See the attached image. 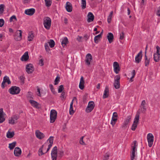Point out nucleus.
<instances>
[{"label": "nucleus", "instance_id": "f257e3e1", "mask_svg": "<svg viewBox=\"0 0 160 160\" xmlns=\"http://www.w3.org/2000/svg\"><path fill=\"white\" fill-rule=\"evenodd\" d=\"M54 140V137L53 136H50L49 138L47 140V142H45L43 145H42V147L39 148L38 151V154L39 156H41L44 154V153L42 152V148L44 146H45L47 145V143L49 142V144L48 145V148L47 149L46 153H47L50 149L52 147Z\"/></svg>", "mask_w": 160, "mask_h": 160}, {"label": "nucleus", "instance_id": "f03ea898", "mask_svg": "<svg viewBox=\"0 0 160 160\" xmlns=\"http://www.w3.org/2000/svg\"><path fill=\"white\" fill-rule=\"evenodd\" d=\"M138 144L137 143V141H134L132 143L131 146L132 149L130 155L131 160H136V156L135 153H137V147Z\"/></svg>", "mask_w": 160, "mask_h": 160}, {"label": "nucleus", "instance_id": "7ed1b4c3", "mask_svg": "<svg viewBox=\"0 0 160 160\" xmlns=\"http://www.w3.org/2000/svg\"><path fill=\"white\" fill-rule=\"evenodd\" d=\"M52 20L48 17H45L43 18V24L44 28L47 30L50 29L51 26Z\"/></svg>", "mask_w": 160, "mask_h": 160}, {"label": "nucleus", "instance_id": "20e7f679", "mask_svg": "<svg viewBox=\"0 0 160 160\" xmlns=\"http://www.w3.org/2000/svg\"><path fill=\"white\" fill-rule=\"evenodd\" d=\"M20 91V88L16 86L12 87L8 90L9 92L12 95L18 94Z\"/></svg>", "mask_w": 160, "mask_h": 160}, {"label": "nucleus", "instance_id": "39448f33", "mask_svg": "<svg viewBox=\"0 0 160 160\" xmlns=\"http://www.w3.org/2000/svg\"><path fill=\"white\" fill-rule=\"evenodd\" d=\"M94 107L95 104L93 101L89 102L88 106L86 108L85 112L87 113H89L91 112L93 109Z\"/></svg>", "mask_w": 160, "mask_h": 160}, {"label": "nucleus", "instance_id": "423d86ee", "mask_svg": "<svg viewBox=\"0 0 160 160\" xmlns=\"http://www.w3.org/2000/svg\"><path fill=\"white\" fill-rule=\"evenodd\" d=\"M19 118L18 115L15 114L12 115L8 120V123L9 124L13 125L16 122V120Z\"/></svg>", "mask_w": 160, "mask_h": 160}, {"label": "nucleus", "instance_id": "0eeeda50", "mask_svg": "<svg viewBox=\"0 0 160 160\" xmlns=\"http://www.w3.org/2000/svg\"><path fill=\"white\" fill-rule=\"evenodd\" d=\"M58 155V148L57 146L54 147L51 152V156L52 160H56Z\"/></svg>", "mask_w": 160, "mask_h": 160}, {"label": "nucleus", "instance_id": "6e6552de", "mask_svg": "<svg viewBox=\"0 0 160 160\" xmlns=\"http://www.w3.org/2000/svg\"><path fill=\"white\" fill-rule=\"evenodd\" d=\"M147 139L148 142V146L151 147L154 141V136L151 133H149L147 135Z\"/></svg>", "mask_w": 160, "mask_h": 160}, {"label": "nucleus", "instance_id": "1a4fd4ad", "mask_svg": "<svg viewBox=\"0 0 160 160\" xmlns=\"http://www.w3.org/2000/svg\"><path fill=\"white\" fill-rule=\"evenodd\" d=\"M120 77L119 75H117L114 78V85L115 88L118 89L120 88Z\"/></svg>", "mask_w": 160, "mask_h": 160}, {"label": "nucleus", "instance_id": "9d476101", "mask_svg": "<svg viewBox=\"0 0 160 160\" xmlns=\"http://www.w3.org/2000/svg\"><path fill=\"white\" fill-rule=\"evenodd\" d=\"M57 112L54 110H52L50 113V122H53L57 118Z\"/></svg>", "mask_w": 160, "mask_h": 160}, {"label": "nucleus", "instance_id": "9b49d317", "mask_svg": "<svg viewBox=\"0 0 160 160\" xmlns=\"http://www.w3.org/2000/svg\"><path fill=\"white\" fill-rule=\"evenodd\" d=\"M26 69L27 73L28 74H30L33 72L34 68L32 64L29 63L26 65Z\"/></svg>", "mask_w": 160, "mask_h": 160}, {"label": "nucleus", "instance_id": "f8f14e48", "mask_svg": "<svg viewBox=\"0 0 160 160\" xmlns=\"http://www.w3.org/2000/svg\"><path fill=\"white\" fill-rule=\"evenodd\" d=\"M92 59V58L91 54L90 53L87 54L86 56L85 63L88 66L89 65Z\"/></svg>", "mask_w": 160, "mask_h": 160}, {"label": "nucleus", "instance_id": "ddd939ff", "mask_svg": "<svg viewBox=\"0 0 160 160\" xmlns=\"http://www.w3.org/2000/svg\"><path fill=\"white\" fill-rule=\"evenodd\" d=\"M6 82L8 84H10L11 83L9 77L6 76L4 77L3 81L1 84V87L2 88H5V83Z\"/></svg>", "mask_w": 160, "mask_h": 160}, {"label": "nucleus", "instance_id": "4468645a", "mask_svg": "<svg viewBox=\"0 0 160 160\" xmlns=\"http://www.w3.org/2000/svg\"><path fill=\"white\" fill-rule=\"evenodd\" d=\"M22 32L21 30H17L16 32V35L15 37L14 38L16 41H20L22 38Z\"/></svg>", "mask_w": 160, "mask_h": 160}, {"label": "nucleus", "instance_id": "2eb2a0df", "mask_svg": "<svg viewBox=\"0 0 160 160\" xmlns=\"http://www.w3.org/2000/svg\"><path fill=\"white\" fill-rule=\"evenodd\" d=\"M142 58V51H140L135 58V62L136 63H139L141 61Z\"/></svg>", "mask_w": 160, "mask_h": 160}, {"label": "nucleus", "instance_id": "dca6fc26", "mask_svg": "<svg viewBox=\"0 0 160 160\" xmlns=\"http://www.w3.org/2000/svg\"><path fill=\"white\" fill-rule=\"evenodd\" d=\"M35 12V9L31 8L25 10L24 13L27 15L32 16L34 14Z\"/></svg>", "mask_w": 160, "mask_h": 160}, {"label": "nucleus", "instance_id": "f3484780", "mask_svg": "<svg viewBox=\"0 0 160 160\" xmlns=\"http://www.w3.org/2000/svg\"><path fill=\"white\" fill-rule=\"evenodd\" d=\"M34 37L33 32L32 31L29 32L28 35L27 40L29 42L32 41L33 40Z\"/></svg>", "mask_w": 160, "mask_h": 160}, {"label": "nucleus", "instance_id": "a211bd4d", "mask_svg": "<svg viewBox=\"0 0 160 160\" xmlns=\"http://www.w3.org/2000/svg\"><path fill=\"white\" fill-rule=\"evenodd\" d=\"M113 67L114 72L116 73H118L120 71V68L118 63V62H115L113 64Z\"/></svg>", "mask_w": 160, "mask_h": 160}, {"label": "nucleus", "instance_id": "6ab92c4d", "mask_svg": "<svg viewBox=\"0 0 160 160\" xmlns=\"http://www.w3.org/2000/svg\"><path fill=\"white\" fill-rule=\"evenodd\" d=\"M35 135L37 138L40 139H42L45 137L44 134L38 130L36 131Z\"/></svg>", "mask_w": 160, "mask_h": 160}, {"label": "nucleus", "instance_id": "aec40b11", "mask_svg": "<svg viewBox=\"0 0 160 160\" xmlns=\"http://www.w3.org/2000/svg\"><path fill=\"white\" fill-rule=\"evenodd\" d=\"M5 114L3 111V109L2 108L0 109V123H2L4 122L5 120L4 118Z\"/></svg>", "mask_w": 160, "mask_h": 160}, {"label": "nucleus", "instance_id": "412c9836", "mask_svg": "<svg viewBox=\"0 0 160 160\" xmlns=\"http://www.w3.org/2000/svg\"><path fill=\"white\" fill-rule=\"evenodd\" d=\"M21 153L22 151L20 148L18 147H16L15 148L14 151V154L16 156H19L21 155Z\"/></svg>", "mask_w": 160, "mask_h": 160}, {"label": "nucleus", "instance_id": "4be33fe9", "mask_svg": "<svg viewBox=\"0 0 160 160\" xmlns=\"http://www.w3.org/2000/svg\"><path fill=\"white\" fill-rule=\"evenodd\" d=\"M65 8L66 10L68 12H71L72 11V7L71 3L68 2H67L66 4Z\"/></svg>", "mask_w": 160, "mask_h": 160}, {"label": "nucleus", "instance_id": "5701e85b", "mask_svg": "<svg viewBox=\"0 0 160 160\" xmlns=\"http://www.w3.org/2000/svg\"><path fill=\"white\" fill-rule=\"evenodd\" d=\"M87 21L88 22H90L93 21L94 16L92 13L90 12L88 13Z\"/></svg>", "mask_w": 160, "mask_h": 160}, {"label": "nucleus", "instance_id": "b1692460", "mask_svg": "<svg viewBox=\"0 0 160 160\" xmlns=\"http://www.w3.org/2000/svg\"><path fill=\"white\" fill-rule=\"evenodd\" d=\"M28 53V52H25L21 57L20 59L22 61H26L29 59Z\"/></svg>", "mask_w": 160, "mask_h": 160}, {"label": "nucleus", "instance_id": "393cba45", "mask_svg": "<svg viewBox=\"0 0 160 160\" xmlns=\"http://www.w3.org/2000/svg\"><path fill=\"white\" fill-rule=\"evenodd\" d=\"M61 44L63 47H65L68 43V39L67 37H64L61 39Z\"/></svg>", "mask_w": 160, "mask_h": 160}, {"label": "nucleus", "instance_id": "a878e982", "mask_svg": "<svg viewBox=\"0 0 160 160\" xmlns=\"http://www.w3.org/2000/svg\"><path fill=\"white\" fill-rule=\"evenodd\" d=\"M109 90L108 86H106L104 91L103 95L102 96L103 99L107 98L109 96Z\"/></svg>", "mask_w": 160, "mask_h": 160}, {"label": "nucleus", "instance_id": "bb28decb", "mask_svg": "<svg viewBox=\"0 0 160 160\" xmlns=\"http://www.w3.org/2000/svg\"><path fill=\"white\" fill-rule=\"evenodd\" d=\"M84 81L83 77L82 76L80 78V80L79 82V88L81 89L82 90L84 88Z\"/></svg>", "mask_w": 160, "mask_h": 160}, {"label": "nucleus", "instance_id": "cd10ccee", "mask_svg": "<svg viewBox=\"0 0 160 160\" xmlns=\"http://www.w3.org/2000/svg\"><path fill=\"white\" fill-rule=\"evenodd\" d=\"M145 66L148 67L149 64L150 58H148L146 54L145 55Z\"/></svg>", "mask_w": 160, "mask_h": 160}, {"label": "nucleus", "instance_id": "c85d7f7f", "mask_svg": "<svg viewBox=\"0 0 160 160\" xmlns=\"http://www.w3.org/2000/svg\"><path fill=\"white\" fill-rule=\"evenodd\" d=\"M107 38L108 42L110 43H111L113 39V35L111 32H109L107 35Z\"/></svg>", "mask_w": 160, "mask_h": 160}, {"label": "nucleus", "instance_id": "c756f323", "mask_svg": "<svg viewBox=\"0 0 160 160\" xmlns=\"http://www.w3.org/2000/svg\"><path fill=\"white\" fill-rule=\"evenodd\" d=\"M139 118V112H138L135 115L133 123L138 124V123Z\"/></svg>", "mask_w": 160, "mask_h": 160}, {"label": "nucleus", "instance_id": "7c9ffc66", "mask_svg": "<svg viewBox=\"0 0 160 160\" xmlns=\"http://www.w3.org/2000/svg\"><path fill=\"white\" fill-rule=\"evenodd\" d=\"M29 102L33 107L36 108H38V103L37 102L32 100H29Z\"/></svg>", "mask_w": 160, "mask_h": 160}, {"label": "nucleus", "instance_id": "2f4dec72", "mask_svg": "<svg viewBox=\"0 0 160 160\" xmlns=\"http://www.w3.org/2000/svg\"><path fill=\"white\" fill-rule=\"evenodd\" d=\"M160 54L155 53L153 55V58L154 61L156 62L159 61L160 59Z\"/></svg>", "mask_w": 160, "mask_h": 160}, {"label": "nucleus", "instance_id": "473e14b6", "mask_svg": "<svg viewBox=\"0 0 160 160\" xmlns=\"http://www.w3.org/2000/svg\"><path fill=\"white\" fill-rule=\"evenodd\" d=\"M14 135V132H10L8 131L7 133V137L8 138H12Z\"/></svg>", "mask_w": 160, "mask_h": 160}, {"label": "nucleus", "instance_id": "72a5a7b5", "mask_svg": "<svg viewBox=\"0 0 160 160\" xmlns=\"http://www.w3.org/2000/svg\"><path fill=\"white\" fill-rule=\"evenodd\" d=\"M102 33V32H101L100 34L95 37L94 41L95 43H98L99 40L101 37Z\"/></svg>", "mask_w": 160, "mask_h": 160}, {"label": "nucleus", "instance_id": "f704fd0d", "mask_svg": "<svg viewBox=\"0 0 160 160\" xmlns=\"http://www.w3.org/2000/svg\"><path fill=\"white\" fill-rule=\"evenodd\" d=\"M48 43L49 44L50 47L51 48L54 47L55 45V42L52 39H50Z\"/></svg>", "mask_w": 160, "mask_h": 160}, {"label": "nucleus", "instance_id": "c9c22d12", "mask_svg": "<svg viewBox=\"0 0 160 160\" xmlns=\"http://www.w3.org/2000/svg\"><path fill=\"white\" fill-rule=\"evenodd\" d=\"M45 5L47 7H50L52 4V0H44Z\"/></svg>", "mask_w": 160, "mask_h": 160}, {"label": "nucleus", "instance_id": "e433bc0d", "mask_svg": "<svg viewBox=\"0 0 160 160\" xmlns=\"http://www.w3.org/2000/svg\"><path fill=\"white\" fill-rule=\"evenodd\" d=\"M86 0H81V7L82 9H84L86 8Z\"/></svg>", "mask_w": 160, "mask_h": 160}, {"label": "nucleus", "instance_id": "4c0bfd02", "mask_svg": "<svg viewBox=\"0 0 160 160\" xmlns=\"http://www.w3.org/2000/svg\"><path fill=\"white\" fill-rule=\"evenodd\" d=\"M16 142H14L9 144V148L10 150L12 149L15 147Z\"/></svg>", "mask_w": 160, "mask_h": 160}, {"label": "nucleus", "instance_id": "58836bf2", "mask_svg": "<svg viewBox=\"0 0 160 160\" xmlns=\"http://www.w3.org/2000/svg\"><path fill=\"white\" fill-rule=\"evenodd\" d=\"M131 74L132 75V77L130 78V81L131 82H132L133 81V80L132 79L134 78L136 74V72L135 70H132V72H131Z\"/></svg>", "mask_w": 160, "mask_h": 160}, {"label": "nucleus", "instance_id": "ea45409f", "mask_svg": "<svg viewBox=\"0 0 160 160\" xmlns=\"http://www.w3.org/2000/svg\"><path fill=\"white\" fill-rule=\"evenodd\" d=\"M4 6L3 4L0 5V15L2 14L4 12Z\"/></svg>", "mask_w": 160, "mask_h": 160}, {"label": "nucleus", "instance_id": "a19ab883", "mask_svg": "<svg viewBox=\"0 0 160 160\" xmlns=\"http://www.w3.org/2000/svg\"><path fill=\"white\" fill-rule=\"evenodd\" d=\"M44 47L46 51L47 52H48L50 50V49L48 46V43H45Z\"/></svg>", "mask_w": 160, "mask_h": 160}, {"label": "nucleus", "instance_id": "79ce46f5", "mask_svg": "<svg viewBox=\"0 0 160 160\" xmlns=\"http://www.w3.org/2000/svg\"><path fill=\"white\" fill-rule=\"evenodd\" d=\"M60 81V77L58 76H57L55 80H54V84L55 85H57Z\"/></svg>", "mask_w": 160, "mask_h": 160}, {"label": "nucleus", "instance_id": "37998d69", "mask_svg": "<svg viewBox=\"0 0 160 160\" xmlns=\"http://www.w3.org/2000/svg\"><path fill=\"white\" fill-rule=\"evenodd\" d=\"M146 109L145 106L140 107V108L139 109V110L141 112L144 113L146 112Z\"/></svg>", "mask_w": 160, "mask_h": 160}, {"label": "nucleus", "instance_id": "c03bdc74", "mask_svg": "<svg viewBox=\"0 0 160 160\" xmlns=\"http://www.w3.org/2000/svg\"><path fill=\"white\" fill-rule=\"evenodd\" d=\"M109 156V154L108 153H106L104 157L103 160H108Z\"/></svg>", "mask_w": 160, "mask_h": 160}, {"label": "nucleus", "instance_id": "a18cd8bd", "mask_svg": "<svg viewBox=\"0 0 160 160\" xmlns=\"http://www.w3.org/2000/svg\"><path fill=\"white\" fill-rule=\"evenodd\" d=\"M83 138L84 136H82L80 138L79 140V143L81 144L82 145H85L86 144L83 141Z\"/></svg>", "mask_w": 160, "mask_h": 160}, {"label": "nucleus", "instance_id": "49530a36", "mask_svg": "<svg viewBox=\"0 0 160 160\" xmlns=\"http://www.w3.org/2000/svg\"><path fill=\"white\" fill-rule=\"evenodd\" d=\"M74 113V111L73 109V106L70 105L69 109V113L70 115Z\"/></svg>", "mask_w": 160, "mask_h": 160}, {"label": "nucleus", "instance_id": "de8ad7c7", "mask_svg": "<svg viewBox=\"0 0 160 160\" xmlns=\"http://www.w3.org/2000/svg\"><path fill=\"white\" fill-rule=\"evenodd\" d=\"M64 89L63 86V85H61L59 86L58 89V92H61L63 89Z\"/></svg>", "mask_w": 160, "mask_h": 160}, {"label": "nucleus", "instance_id": "09e8293b", "mask_svg": "<svg viewBox=\"0 0 160 160\" xmlns=\"http://www.w3.org/2000/svg\"><path fill=\"white\" fill-rule=\"evenodd\" d=\"M137 126L138 124L133 123L132 127L131 129L133 131H135L137 127Z\"/></svg>", "mask_w": 160, "mask_h": 160}, {"label": "nucleus", "instance_id": "8fccbe9b", "mask_svg": "<svg viewBox=\"0 0 160 160\" xmlns=\"http://www.w3.org/2000/svg\"><path fill=\"white\" fill-rule=\"evenodd\" d=\"M74 102H76V103H77V100L76 97H74L73 98V99L70 103V105L73 106V103Z\"/></svg>", "mask_w": 160, "mask_h": 160}, {"label": "nucleus", "instance_id": "3c124183", "mask_svg": "<svg viewBox=\"0 0 160 160\" xmlns=\"http://www.w3.org/2000/svg\"><path fill=\"white\" fill-rule=\"evenodd\" d=\"M131 118L132 116L131 115H129L127 117L125 120L129 123L131 121Z\"/></svg>", "mask_w": 160, "mask_h": 160}, {"label": "nucleus", "instance_id": "603ef678", "mask_svg": "<svg viewBox=\"0 0 160 160\" xmlns=\"http://www.w3.org/2000/svg\"><path fill=\"white\" fill-rule=\"evenodd\" d=\"M13 19H14L16 21L17 20V18L15 15H13L10 18L9 20L10 22H12Z\"/></svg>", "mask_w": 160, "mask_h": 160}, {"label": "nucleus", "instance_id": "864d4df0", "mask_svg": "<svg viewBox=\"0 0 160 160\" xmlns=\"http://www.w3.org/2000/svg\"><path fill=\"white\" fill-rule=\"evenodd\" d=\"M4 21L2 19H0V27H2L4 25Z\"/></svg>", "mask_w": 160, "mask_h": 160}, {"label": "nucleus", "instance_id": "5fc2aeb1", "mask_svg": "<svg viewBox=\"0 0 160 160\" xmlns=\"http://www.w3.org/2000/svg\"><path fill=\"white\" fill-rule=\"evenodd\" d=\"M62 99H65L66 96H65V93L64 92H62L60 96Z\"/></svg>", "mask_w": 160, "mask_h": 160}, {"label": "nucleus", "instance_id": "6e6d98bb", "mask_svg": "<svg viewBox=\"0 0 160 160\" xmlns=\"http://www.w3.org/2000/svg\"><path fill=\"white\" fill-rule=\"evenodd\" d=\"M157 49V52L156 53L160 54V48L158 46H157L156 47Z\"/></svg>", "mask_w": 160, "mask_h": 160}, {"label": "nucleus", "instance_id": "4d7b16f0", "mask_svg": "<svg viewBox=\"0 0 160 160\" xmlns=\"http://www.w3.org/2000/svg\"><path fill=\"white\" fill-rule=\"evenodd\" d=\"M124 37V33L122 32L120 34V38L121 39H122Z\"/></svg>", "mask_w": 160, "mask_h": 160}, {"label": "nucleus", "instance_id": "13d9d810", "mask_svg": "<svg viewBox=\"0 0 160 160\" xmlns=\"http://www.w3.org/2000/svg\"><path fill=\"white\" fill-rule=\"evenodd\" d=\"M156 13L158 16L160 17V6L158 7Z\"/></svg>", "mask_w": 160, "mask_h": 160}, {"label": "nucleus", "instance_id": "bf43d9fd", "mask_svg": "<svg viewBox=\"0 0 160 160\" xmlns=\"http://www.w3.org/2000/svg\"><path fill=\"white\" fill-rule=\"evenodd\" d=\"M19 79L23 83L24 82V77L23 76H20L19 77Z\"/></svg>", "mask_w": 160, "mask_h": 160}, {"label": "nucleus", "instance_id": "052dcab7", "mask_svg": "<svg viewBox=\"0 0 160 160\" xmlns=\"http://www.w3.org/2000/svg\"><path fill=\"white\" fill-rule=\"evenodd\" d=\"M39 64H41V66H42L44 65L43 60V59H41L39 61Z\"/></svg>", "mask_w": 160, "mask_h": 160}, {"label": "nucleus", "instance_id": "680f3d73", "mask_svg": "<svg viewBox=\"0 0 160 160\" xmlns=\"http://www.w3.org/2000/svg\"><path fill=\"white\" fill-rule=\"evenodd\" d=\"M117 117H118V114H117V112H114L113 114L112 118H117Z\"/></svg>", "mask_w": 160, "mask_h": 160}, {"label": "nucleus", "instance_id": "e2e57ef3", "mask_svg": "<svg viewBox=\"0 0 160 160\" xmlns=\"http://www.w3.org/2000/svg\"><path fill=\"white\" fill-rule=\"evenodd\" d=\"M27 97L30 98H32V93L31 92H28L27 95Z\"/></svg>", "mask_w": 160, "mask_h": 160}, {"label": "nucleus", "instance_id": "0e129e2a", "mask_svg": "<svg viewBox=\"0 0 160 160\" xmlns=\"http://www.w3.org/2000/svg\"><path fill=\"white\" fill-rule=\"evenodd\" d=\"M128 124L125 123L124 122L123 123L122 126V128H126L128 126Z\"/></svg>", "mask_w": 160, "mask_h": 160}, {"label": "nucleus", "instance_id": "69168bd1", "mask_svg": "<svg viewBox=\"0 0 160 160\" xmlns=\"http://www.w3.org/2000/svg\"><path fill=\"white\" fill-rule=\"evenodd\" d=\"M82 38V37L78 36V38H77V39L79 42H80L81 41V39Z\"/></svg>", "mask_w": 160, "mask_h": 160}, {"label": "nucleus", "instance_id": "338daca9", "mask_svg": "<svg viewBox=\"0 0 160 160\" xmlns=\"http://www.w3.org/2000/svg\"><path fill=\"white\" fill-rule=\"evenodd\" d=\"M146 102L145 100L142 101L141 107L145 106Z\"/></svg>", "mask_w": 160, "mask_h": 160}, {"label": "nucleus", "instance_id": "774afa93", "mask_svg": "<svg viewBox=\"0 0 160 160\" xmlns=\"http://www.w3.org/2000/svg\"><path fill=\"white\" fill-rule=\"evenodd\" d=\"M37 92H38L37 95L39 96H41V94L40 93V90L39 88H38L37 89Z\"/></svg>", "mask_w": 160, "mask_h": 160}]
</instances>
